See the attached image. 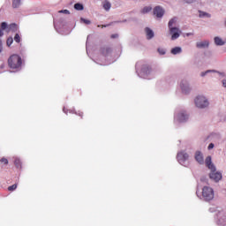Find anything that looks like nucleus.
I'll return each instance as SVG.
<instances>
[{"label": "nucleus", "mask_w": 226, "mask_h": 226, "mask_svg": "<svg viewBox=\"0 0 226 226\" xmlns=\"http://www.w3.org/2000/svg\"><path fill=\"white\" fill-rule=\"evenodd\" d=\"M109 26H112V23H109V24H108V25H98L97 27H102V28H103V27H109Z\"/></svg>", "instance_id": "30"}, {"label": "nucleus", "mask_w": 226, "mask_h": 226, "mask_svg": "<svg viewBox=\"0 0 226 226\" xmlns=\"http://www.w3.org/2000/svg\"><path fill=\"white\" fill-rule=\"evenodd\" d=\"M151 10H153V7L151 6H146L141 10V13L146 14V13H149V11H151Z\"/></svg>", "instance_id": "19"}, {"label": "nucleus", "mask_w": 226, "mask_h": 226, "mask_svg": "<svg viewBox=\"0 0 226 226\" xmlns=\"http://www.w3.org/2000/svg\"><path fill=\"white\" fill-rule=\"evenodd\" d=\"M1 163H4V165H8V159L3 157L1 160H0Z\"/></svg>", "instance_id": "28"}, {"label": "nucleus", "mask_w": 226, "mask_h": 226, "mask_svg": "<svg viewBox=\"0 0 226 226\" xmlns=\"http://www.w3.org/2000/svg\"><path fill=\"white\" fill-rule=\"evenodd\" d=\"M196 47L198 49H206V47H209V41H203L197 42Z\"/></svg>", "instance_id": "11"}, {"label": "nucleus", "mask_w": 226, "mask_h": 226, "mask_svg": "<svg viewBox=\"0 0 226 226\" xmlns=\"http://www.w3.org/2000/svg\"><path fill=\"white\" fill-rule=\"evenodd\" d=\"M202 197L207 202L213 200V199H215V192L213 191V188L209 186H204L202 189Z\"/></svg>", "instance_id": "3"}, {"label": "nucleus", "mask_w": 226, "mask_h": 226, "mask_svg": "<svg viewBox=\"0 0 226 226\" xmlns=\"http://www.w3.org/2000/svg\"><path fill=\"white\" fill-rule=\"evenodd\" d=\"M3 52V41L0 39V53Z\"/></svg>", "instance_id": "32"}, {"label": "nucleus", "mask_w": 226, "mask_h": 226, "mask_svg": "<svg viewBox=\"0 0 226 226\" xmlns=\"http://www.w3.org/2000/svg\"><path fill=\"white\" fill-rule=\"evenodd\" d=\"M11 43H13V38L11 37H9L6 41V45L7 47H11Z\"/></svg>", "instance_id": "21"}, {"label": "nucleus", "mask_w": 226, "mask_h": 226, "mask_svg": "<svg viewBox=\"0 0 226 226\" xmlns=\"http://www.w3.org/2000/svg\"><path fill=\"white\" fill-rule=\"evenodd\" d=\"M210 179L215 181V183H218V181L222 180V173L216 171V168L215 170H211V172L209 174Z\"/></svg>", "instance_id": "6"}, {"label": "nucleus", "mask_w": 226, "mask_h": 226, "mask_svg": "<svg viewBox=\"0 0 226 226\" xmlns=\"http://www.w3.org/2000/svg\"><path fill=\"white\" fill-rule=\"evenodd\" d=\"M74 8L78 11H82V10H84V5L82 4H74Z\"/></svg>", "instance_id": "18"}, {"label": "nucleus", "mask_w": 226, "mask_h": 226, "mask_svg": "<svg viewBox=\"0 0 226 226\" xmlns=\"http://www.w3.org/2000/svg\"><path fill=\"white\" fill-rule=\"evenodd\" d=\"M147 34V39L151 40V38L154 37V33L149 27L145 28Z\"/></svg>", "instance_id": "13"}, {"label": "nucleus", "mask_w": 226, "mask_h": 226, "mask_svg": "<svg viewBox=\"0 0 226 226\" xmlns=\"http://www.w3.org/2000/svg\"><path fill=\"white\" fill-rule=\"evenodd\" d=\"M119 35L117 34H111V38L114 39V38H117Z\"/></svg>", "instance_id": "35"}, {"label": "nucleus", "mask_w": 226, "mask_h": 226, "mask_svg": "<svg viewBox=\"0 0 226 226\" xmlns=\"http://www.w3.org/2000/svg\"><path fill=\"white\" fill-rule=\"evenodd\" d=\"M80 20H81V22H84V24H87V26H89V24H91V20H89V19L81 18Z\"/></svg>", "instance_id": "25"}, {"label": "nucleus", "mask_w": 226, "mask_h": 226, "mask_svg": "<svg viewBox=\"0 0 226 226\" xmlns=\"http://www.w3.org/2000/svg\"><path fill=\"white\" fill-rule=\"evenodd\" d=\"M58 13H64L65 15H70V11L68 10H61V11H58Z\"/></svg>", "instance_id": "26"}, {"label": "nucleus", "mask_w": 226, "mask_h": 226, "mask_svg": "<svg viewBox=\"0 0 226 226\" xmlns=\"http://www.w3.org/2000/svg\"><path fill=\"white\" fill-rule=\"evenodd\" d=\"M141 71L143 72V73H146L147 75L148 73H151V67L149 65H143Z\"/></svg>", "instance_id": "17"}, {"label": "nucleus", "mask_w": 226, "mask_h": 226, "mask_svg": "<svg viewBox=\"0 0 226 226\" xmlns=\"http://www.w3.org/2000/svg\"><path fill=\"white\" fill-rule=\"evenodd\" d=\"M7 63L11 70H19L22 67V57L17 54H13L8 58Z\"/></svg>", "instance_id": "1"}, {"label": "nucleus", "mask_w": 226, "mask_h": 226, "mask_svg": "<svg viewBox=\"0 0 226 226\" xmlns=\"http://www.w3.org/2000/svg\"><path fill=\"white\" fill-rule=\"evenodd\" d=\"M76 116H79L80 117V119H82L84 117V112L82 111H78L75 112Z\"/></svg>", "instance_id": "27"}, {"label": "nucleus", "mask_w": 226, "mask_h": 226, "mask_svg": "<svg viewBox=\"0 0 226 226\" xmlns=\"http://www.w3.org/2000/svg\"><path fill=\"white\" fill-rule=\"evenodd\" d=\"M195 105L199 109H206V107L209 105V102H207V99L204 96H198L195 99Z\"/></svg>", "instance_id": "5"}, {"label": "nucleus", "mask_w": 226, "mask_h": 226, "mask_svg": "<svg viewBox=\"0 0 226 226\" xmlns=\"http://www.w3.org/2000/svg\"><path fill=\"white\" fill-rule=\"evenodd\" d=\"M222 86L223 87H226V79L222 80Z\"/></svg>", "instance_id": "38"}, {"label": "nucleus", "mask_w": 226, "mask_h": 226, "mask_svg": "<svg viewBox=\"0 0 226 226\" xmlns=\"http://www.w3.org/2000/svg\"><path fill=\"white\" fill-rule=\"evenodd\" d=\"M206 165L207 167L210 170H215V165L213 164V162H211V156H207L205 160Z\"/></svg>", "instance_id": "10"}, {"label": "nucleus", "mask_w": 226, "mask_h": 226, "mask_svg": "<svg viewBox=\"0 0 226 226\" xmlns=\"http://www.w3.org/2000/svg\"><path fill=\"white\" fill-rule=\"evenodd\" d=\"M213 147H215V144L210 143V144L208 145V149H213Z\"/></svg>", "instance_id": "33"}, {"label": "nucleus", "mask_w": 226, "mask_h": 226, "mask_svg": "<svg viewBox=\"0 0 226 226\" xmlns=\"http://www.w3.org/2000/svg\"><path fill=\"white\" fill-rule=\"evenodd\" d=\"M102 6L104 8V10H106V11H109V10H110V8H112V4H110V2L105 0L102 4Z\"/></svg>", "instance_id": "14"}, {"label": "nucleus", "mask_w": 226, "mask_h": 226, "mask_svg": "<svg viewBox=\"0 0 226 226\" xmlns=\"http://www.w3.org/2000/svg\"><path fill=\"white\" fill-rule=\"evenodd\" d=\"M215 43L219 46L225 45V41H223L220 37H215Z\"/></svg>", "instance_id": "15"}, {"label": "nucleus", "mask_w": 226, "mask_h": 226, "mask_svg": "<svg viewBox=\"0 0 226 226\" xmlns=\"http://www.w3.org/2000/svg\"><path fill=\"white\" fill-rule=\"evenodd\" d=\"M20 6V0L12 1V8H19Z\"/></svg>", "instance_id": "20"}, {"label": "nucleus", "mask_w": 226, "mask_h": 226, "mask_svg": "<svg viewBox=\"0 0 226 226\" xmlns=\"http://www.w3.org/2000/svg\"><path fill=\"white\" fill-rule=\"evenodd\" d=\"M182 91H185V88H184V87H182Z\"/></svg>", "instance_id": "40"}, {"label": "nucleus", "mask_w": 226, "mask_h": 226, "mask_svg": "<svg viewBox=\"0 0 226 226\" xmlns=\"http://www.w3.org/2000/svg\"><path fill=\"white\" fill-rule=\"evenodd\" d=\"M195 160L200 165L204 164V155H202V153H200V151L196 152Z\"/></svg>", "instance_id": "9"}, {"label": "nucleus", "mask_w": 226, "mask_h": 226, "mask_svg": "<svg viewBox=\"0 0 226 226\" xmlns=\"http://www.w3.org/2000/svg\"><path fill=\"white\" fill-rule=\"evenodd\" d=\"M0 29L6 30L7 33H10V32L16 33L19 27L15 23H11V25L8 26L7 22H2L0 26Z\"/></svg>", "instance_id": "4"}, {"label": "nucleus", "mask_w": 226, "mask_h": 226, "mask_svg": "<svg viewBox=\"0 0 226 226\" xmlns=\"http://www.w3.org/2000/svg\"><path fill=\"white\" fill-rule=\"evenodd\" d=\"M189 155L186 154V152H179L177 155V159L179 162V163H185L186 160H188Z\"/></svg>", "instance_id": "7"}, {"label": "nucleus", "mask_w": 226, "mask_h": 226, "mask_svg": "<svg viewBox=\"0 0 226 226\" xmlns=\"http://www.w3.org/2000/svg\"><path fill=\"white\" fill-rule=\"evenodd\" d=\"M14 165L17 167V169H20V167H21L20 160L16 159L14 161Z\"/></svg>", "instance_id": "22"}, {"label": "nucleus", "mask_w": 226, "mask_h": 226, "mask_svg": "<svg viewBox=\"0 0 226 226\" xmlns=\"http://www.w3.org/2000/svg\"><path fill=\"white\" fill-rule=\"evenodd\" d=\"M158 52H159V54H161V56L165 55V49H158Z\"/></svg>", "instance_id": "31"}, {"label": "nucleus", "mask_w": 226, "mask_h": 226, "mask_svg": "<svg viewBox=\"0 0 226 226\" xmlns=\"http://www.w3.org/2000/svg\"><path fill=\"white\" fill-rule=\"evenodd\" d=\"M177 119L180 123H183V122L186 121V119H188V115L185 112L179 113L177 115Z\"/></svg>", "instance_id": "12"}, {"label": "nucleus", "mask_w": 226, "mask_h": 226, "mask_svg": "<svg viewBox=\"0 0 226 226\" xmlns=\"http://www.w3.org/2000/svg\"><path fill=\"white\" fill-rule=\"evenodd\" d=\"M185 3H188L189 4L193 3V0H185Z\"/></svg>", "instance_id": "36"}, {"label": "nucleus", "mask_w": 226, "mask_h": 226, "mask_svg": "<svg viewBox=\"0 0 226 226\" xmlns=\"http://www.w3.org/2000/svg\"><path fill=\"white\" fill-rule=\"evenodd\" d=\"M14 190H17V184H14L8 187L9 192H14Z\"/></svg>", "instance_id": "23"}, {"label": "nucleus", "mask_w": 226, "mask_h": 226, "mask_svg": "<svg viewBox=\"0 0 226 226\" xmlns=\"http://www.w3.org/2000/svg\"><path fill=\"white\" fill-rule=\"evenodd\" d=\"M4 30H2V28L0 29V37L4 36V33H3Z\"/></svg>", "instance_id": "37"}, {"label": "nucleus", "mask_w": 226, "mask_h": 226, "mask_svg": "<svg viewBox=\"0 0 226 226\" xmlns=\"http://www.w3.org/2000/svg\"><path fill=\"white\" fill-rule=\"evenodd\" d=\"M63 110H64V114H68V111L66 110V108H64Z\"/></svg>", "instance_id": "39"}, {"label": "nucleus", "mask_w": 226, "mask_h": 226, "mask_svg": "<svg viewBox=\"0 0 226 226\" xmlns=\"http://www.w3.org/2000/svg\"><path fill=\"white\" fill-rule=\"evenodd\" d=\"M154 15H155L157 19H162V17L165 15V11L161 6H156L154 8Z\"/></svg>", "instance_id": "8"}, {"label": "nucleus", "mask_w": 226, "mask_h": 226, "mask_svg": "<svg viewBox=\"0 0 226 226\" xmlns=\"http://www.w3.org/2000/svg\"><path fill=\"white\" fill-rule=\"evenodd\" d=\"M182 49L180 47H175L171 49V54H173V56H176V54H181Z\"/></svg>", "instance_id": "16"}, {"label": "nucleus", "mask_w": 226, "mask_h": 226, "mask_svg": "<svg viewBox=\"0 0 226 226\" xmlns=\"http://www.w3.org/2000/svg\"><path fill=\"white\" fill-rule=\"evenodd\" d=\"M200 17H211L209 14L206 13V12H200Z\"/></svg>", "instance_id": "29"}, {"label": "nucleus", "mask_w": 226, "mask_h": 226, "mask_svg": "<svg viewBox=\"0 0 226 226\" xmlns=\"http://www.w3.org/2000/svg\"><path fill=\"white\" fill-rule=\"evenodd\" d=\"M176 22H177V19L176 18H173L169 21L168 24L170 27V34H171V40H177V38L181 36V30H179V28L177 27L172 26H174V24H176Z\"/></svg>", "instance_id": "2"}, {"label": "nucleus", "mask_w": 226, "mask_h": 226, "mask_svg": "<svg viewBox=\"0 0 226 226\" xmlns=\"http://www.w3.org/2000/svg\"><path fill=\"white\" fill-rule=\"evenodd\" d=\"M211 71H207L205 72H201V77H205L207 73H209Z\"/></svg>", "instance_id": "34"}, {"label": "nucleus", "mask_w": 226, "mask_h": 226, "mask_svg": "<svg viewBox=\"0 0 226 226\" xmlns=\"http://www.w3.org/2000/svg\"><path fill=\"white\" fill-rule=\"evenodd\" d=\"M14 41H16V43H20V35L19 34H15Z\"/></svg>", "instance_id": "24"}]
</instances>
